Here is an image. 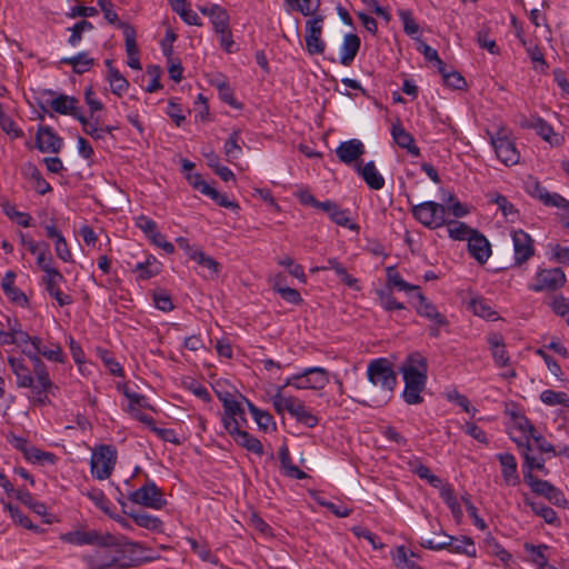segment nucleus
Segmentation results:
<instances>
[{"mask_svg":"<svg viewBox=\"0 0 569 569\" xmlns=\"http://www.w3.org/2000/svg\"><path fill=\"white\" fill-rule=\"evenodd\" d=\"M8 362L17 379L18 388L30 390L29 400L34 406H47L50 403L49 395L56 390H42L38 385V377L26 365L22 358L9 357Z\"/></svg>","mask_w":569,"mask_h":569,"instance_id":"obj_4","label":"nucleus"},{"mask_svg":"<svg viewBox=\"0 0 569 569\" xmlns=\"http://www.w3.org/2000/svg\"><path fill=\"white\" fill-rule=\"evenodd\" d=\"M470 309L472 312L483 319L493 321L498 319L497 312L491 307L490 302L485 298L476 297L470 300Z\"/></svg>","mask_w":569,"mask_h":569,"instance_id":"obj_49","label":"nucleus"},{"mask_svg":"<svg viewBox=\"0 0 569 569\" xmlns=\"http://www.w3.org/2000/svg\"><path fill=\"white\" fill-rule=\"evenodd\" d=\"M36 146L41 152L58 153L63 146V140L52 128L41 126L36 134Z\"/></svg>","mask_w":569,"mask_h":569,"instance_id":"obj_24","label":"nucleus"},{"mask_svg":"<svg viewBox=\"0 0 569 569\" xmlns=\"http://www.w3.org/2000/svg\"><path fill=\"white\" fill-rule=\"evenodd\" d=\"M318 210L327 213L330 220L340 227L352 231L359 230V226L351 221L350 210L341 209L340 206L332 200L322 201Z\"/></svg>","mask_w":569,"mask_h":569,"instance_id":"obj_22","label":"nucleus"},{"mask_svg":"<svg viewBox=\"0 0 569 569\" xmlns=\"http://www.w3.org/2000/svg\"><path fill=\"white\" fill-rule=\"evenodd\" d=\"M513 244V264L520 267L535 254L533 240L529 233L519 229L511 233Z\"/></svg>","mask_w":569,"mask_h":569,"instance_id":"obj_20","label":"nucleus"},{"mask_svg":"<svg viewBox=\"0 0 569 569\" xmlns=\"http://www.w3.org/2000/svg\"><path fill=\"white\" fill-rule=\"evenodd\" d=\"M400 372L403 380L427 382V359L420 352H412L402 362Z\"/></svg>","mask_w":569,"mask_h":569,"instance_id":"obj_17","label":"nucleus"},{"mask_svg":"<svg viewBox=\"0 0 569 569\" xmlns=\"http://www.w3.org/2000/svg\"><path fill=\"white\" fill-rule=\"evenodd\" d=\"M445 226H447L449 237L458 241H468L471 234L476 231V229H472L465 222L458 220H446Z\"/></svg>","mask_w":569,"mask_h":569,"instance_id":"obj_50","label":"nucleus"},{"mask_svg":"<svg viewBox=\"0 0 569 569\" xmlns=\"http://www.w3.org/2000/svg\"><path fill=\"white\" fill-rule=\"evenodd\" d=\"M216 397L223 407L222 426L232 440L247 451L258 457L263 456L261 441L246 430L248 420L243 403L249 400L228 380L216 381Z\"/></svg>","mask_w":569,"mask_h":569,"instance_id":"obj_1","label":"nucleus"},{"mask_svg":"<svg viewBox=\"0 0 569 569\" xmlns=\"http://www.w3.org/2000/svg\"><path fill=\"white\" fill-rule=\"evenodd\" d=\"M540 400L547 406H563L569 408V395L563 391L546 389L540 393Z\"/></svg>","mask_w":569,"mask_h":569,"instance_id":"obj_57","label":"nucleus"},{"mask_svg":"<svg viewBox=\"0 0 569 569\" xmlns=\"http://www.w3.org/2000/svg\"><path fill=\"white\" fill-rule=\"evenodd\" d=\"M240 131L233 130L229 138L226 140L223 144V153L227 161L232 162L233 160L240 158L242 154V148L240 146Z\"/></svg>","mask_w":569,"mask_h":569,"instance_id":"obj_54","label":"nucleus"},{"mask_svg":"<svg viewBox=\"0 0 569 569\" xmlns=\"http://www.w3.org/2000/svg\"><path fill=\"white\" fill-rule=\"evenodd\" d=\"M360 47L361 39L358 34L346 33L340 47L339 62L345 67L351 66L360 50Z\"/></svg>","mask_w":569,"mask_h":569,"instance_id":"obj_28","label":"nucleus"},{"mask_svg":"<svg viewBox=\"0 0 569 569\" xmlns=\"http://www.w3.org/2000/svg\"><path fill=\"white\" fill-rule=\"evenodd\" d=\"M489 201L495 203L498 209L501 211L505 218L513 221L518 218V210L516 207L501 193L495 192L490 193Z\"/></svg>","mask_w":569,"mask_h":569,"instance_id":"obj_52","label":"nucleus"},{"mask_svg":"<svg viewBox=\"0 0 569 569\" xmlns=\"http://www.w3.org/2000/svg\"><path fill=\"white\" fill-rule=\"evenodd\" d=\"M162 263L152 254H148L143 261L134 264L131 271L136 274L137 280L146 281L161 272Z\"/></svg>","mask_w":569,"mask_h":569,"instance_id":"obj_31","label":"nucleus"},{"mask_svg":"<svg viewBox=\"0 0 569 569\" xmlns=\"http://www.w3.org/2000/svg\"><path fill=\"white\" fill-rule=\"evenodd\" d=\"M216 33H219L220 47L228 53H233L239 50V47L233 41L232 33L229 28V16L227 11L216 4Z\"/></svg>","mask_w":569,"mask_h":569,"instance_id":"obj_21","label":"nucleus"},{"mask_svg":"<svg viewBox=\"0 0 569 569\" xmlns=\"http://www.w3.org/2000/svg\"><path fill=\"white\" fill-rule=\"evenodd\" d=\"M28 340L29 333L22 330L20 322L8 318V327L0 335V345H16L22 351Z\"/></svg>","mask_w":569,"mask_h":569,"instance_id":"obj_26","label":"nucleus"},{"mask_svg":"<svg viewBox=\"0 0 569 569\" xmlns=\"http://www.w3.org/2000/svg\"><path fill=\"white\" fill-rule=\"evenodd\" d=\"M14 279L16 274L12 271H8L2 281L1 287L7 296L8 299H10L12 302H16L20 306H24L28 303V298L19 288L14 286Z\"/></svg>","mask_w":569,"mask_h":569,"instance_id":"obj_41","label":"nucleus"},{"mask_svg":"<svg viewBox=\"0 0 569 569\" xmlns=\"http://www.w3.org/2000/svg\"><path fill=\"white\" fill-rule=\"evenodd\" d=\"M391 136L393 141L402 149H406L407 152L412 157L420 156V149L416 144L415 138L411 133L406 131L400 121H397L392 124Z\"/></svg>","mask_w":569,"mask_h":569,"instance_id":"obj_29","label":"nucleus"},{"mask_svg":"<svg viewBox=\"0 0 569 569\" xmlns=\"http://www.w3.org/2000/svg\"><path fill=\"white\" fill-rule=\"evenodd\" d=\"M367 377L372 386L378 387L381 391L379 399H372V406L380 407L386 405L392 396V391L397 385V376L386 358L371 360L367 367Z\"/></svg>","mask_w":569,"mask_h":569,"instance_id":"obj_3","label":"nucleus"},{"mask_svg":"<svg viewBox=\"0 0 569 569\" xmlns=\"http://www.w3.org/2000/svg\"><path fill=\"white\" fill-rule=\"evenodd\" d=\"M398 17L403 24V31L409 37L416 38V36L420 31V28H419V24L416 22L413 16H412V12L407 9H401L398 11Z\"/></svg>","mask_w":569,"mask_h":569,"instance_id":"obj_63","label":"nucleus"},{"mask_svg":"<svg viewBox=\"0 0 569 569\" xmlns=\"http://www.w3.org/2000/svg\"><path fill=\"white\" fill-rule=\"evenodd\" d=\"M272 405L278 413L288 411L296 420L308 428L318 425L319 419L309 410L305 402L296 397L286 396L283 387H278L272 396Z\"/></svg>","mask_w":569,"mask_h":569,"instance_id":"obj_6","label":"nucleus"},{"mask_svg":"<svg viewBox=\"0 0 569 569\" xmlns=\"http://www.w3.org/2000/svg\"><path fill=\"white\" fill-rule=\"evenodd\" d=\"M216 87L218 89L219 99L234 110H241L243 104L234 94L233 88L226 81H218L216 79Z\"/></svg>","mask_w":569,"mask_h":569,"instance_id":"obj_46","label":"nucleus"},{"mask_svg":"<svg viewBox=\"0 0 569 569\" xmlns=\"http://www.w3.org/2000/svg\"><path fill=\"white\" fill-rule=\"evenodd\" d=\"M446 540H450L449 551L452 553L465 555L467 557L475 558L477 556V549L473 540L467 536L452 537L443 535Z\"/></svg>","mask_w":569,"mask_h":569,"instance_id":"obj_36","label":"nucleus"},{"mask_svg":"<svg viewBox=\"0 0 569 569\" xmlns=\"http://www.w3.org/2000/svg\"><path fill=\"white\" fill-rule=\"evenodd\" d=\"M566 282V274L561 268L539 269L535 281L528 286L535 292L556 291Z\"/></svg>","mask_w":569,"mask_h":569,"instance_id":"obj_14","label":"nucleus"},{"mask_svg":"<svg viewBox=\"0 0 569 569\" xmlns=\"http://www.w3.org/2000/svg\"><path fill=\"white\" fill-rule=\"evenodd\" d=\"M22 353L26 355L32 362L33 372L38 377V385L42 390H58V386L51 380L48 367L42 361L41 357L48 361L57 363H63L66 356L62 351L61 346L58 342L43 340L38 337H31L24 343Z\"/></svg>","mask_w":569,"mask_h":569,"instance_id":"obj_2","label":"nucleus"},{"mask_svg":"<svg viewBox=\"0 0 569 569\" xmlns=\"http://www.w3.org/2000/svg\"><path fill=\"white\" fill-rule=\"evenodd\" d=\"M124 44L128 56V66L134 70H141L139 49L136 41V30L132 26H124Z\"/></svg>","mask_w":569,"mask_h":569,"instance_id":"obj_35","label":"nucleus"},{"mask_svg":"<svg viewBox=\"0 0 569 569\" xmlns=\"http://www.w3.org/2000/svg\"><path fill=\"white\" fill-rule=\"evenodd\" d=\"M417 301L413 307L416 312L429 320L430 322H435L438 325H449L447 317L439 312L436 305H433L422 292L421 289L416 293Z\"/></svg>","mask_w":569,"mask_h":569,"instance_id":"obj_23","label":"nucleus"},{"mask_svg":"<svg viewBox=\"0 0 569 569\" xmlns=\"http://www.w3.org/2000/svg\"><path fill=\"white\" fill-rule=\"evenodd\" d=\"M77 120L81 124L83 133L90 136L93 140H102V122L97 113L86 116L81 112Z\"/></svg>","mask_w":569,"mask_h":569,"instance_id":"obj_42","label":"nucleus"},{"mask_svg":"<svg viewBox=\"0 0 569 569\" xmlns=\"http://www.w3.org/2000/svg\"><path fill=\"white\" fill-rule=\"evenodd\" d=\"M121 539L116 537V543L96 545L98 548L83 557L90 569H119L127 567V557L119 549Z\"/></svg>","mask_w":569,"mask_h":569,"instance_id":"obj_5","label":"nucleus"},{"mask_svg":"<svg viewBox=\"0 0 569 569\" xmlns=\"http://www.w3.org/2000/svg\"><path fill=\"white\" fill-rule=\"evenodd\" d=\"M527 503L531 507L536 515L541 517L547 523L553 526H560V519L557 512L551 508L542 503L529 502Z\"/></svg>","mask_w":569,"mask_h":569,"instance_id":"obj_60","label":"nucleus"},{"mask_svg":"<svg viewBox=\"0 0 569 569\" xmlns=\"http://www.w3.org/2000/svg\"><path fill=\"white\" fill-rule=\"evenodd\" d=\"M329 382L328 371L322 367H309L301 372L288 377L283 383L286 387H293L297 390H320Z\"/></svg>","mask_w":569,"mask_h":569,"instance_id":"obj_8","label":"nucleus"},{"mask_svg":"<svg viewBox=\"0 0 569 569\" xmlns=\"http://www.w3.org/2000/svg\"><path fill=\"white\" fill-rule=\"evenodd\" d=\"M468 251L479 263H485L491 254V246L488 239L476 230L468 239Z\"/></svg>","mask_w":569,"mask_h":569,"instance_id":"obj_25","label":"nucleus"},{"mask_svg":"<svg viewBox=\"0 0 569 569\" xmlns=\"http://www.w3.org/2000/svg\"><path fill=\"white\" fill-rule=\"evenodd\" d=\"M24 459L31 463H40V465H53L57 460L54 453L49 451H43L34 446H29L28 450H26L23 455Z\"/></svg>","mask_w":569,"mask_h":569,"instance_id":"obj_56","label":"nucleus"},{"mask_svg":"<svg viewBox=\"0 0 569 569\" xmlns=\"http://www.w3.org/2000/svg\"><path fill=\"white\" fill-rule=\"evenodd\" d=\"M129 500L153 510H161L167 505L162 490L153 480H147L143 486L130 492Z\"/></svg>","mask_w":569,"mask_h":569,"instance_id":"obj_11","label":"nucleus"},{"mask_svg":"<svg viewBox=\"0 0 569 569\" xmlns=\"http://www.w3.org/2000/svg\"><path fill=\"white\" fill-rule=\"evenodd\" d=\"M440 489V497L445 501V503L450 509L452 516L460 520L462 518V509L461 506L456 497L455 490L450 485H446L439 488Z\"/></svg>","mask_w":569,"mask_h":569,"instance_id":"obj_53","label":"nucleus"},{"mask_svg":"<svg viewBox=\"0 0 569 569\" xmlns=\"http://www.w3.org/2000/svg\"><path fill=\"white\" fill-rule=\"evenodd\" d=\"M525 482L530 487L531 491L538 496H542L556 506H563L567 499L563 492L548 480L537 478L530 471L523 473Z\"/></svg>","mask_w":569,"mask_h":569,"instance_id":"obj_13","label":"nucleus"},{"mask_svg":"<svg viewBox=\"0 0 569 569\" xmlns=\"http://www.w3.org/2000/svg\"><path fill=\"white\" fill-rule=\"evenodd\" d=\"M106 64L108 67L107 80L110 84L111 92L118 97L123 96L129 89V81L112 66L111 60H107Z\"/></svg>","mask_w":569,"mask_h":569,"instance_id":"obj_39","label":"nucleus"},{"mask_svg":"<svg viewBox=\"0 0 569 569\" xmlns=\"http://www.w3.org/2000/svg\"><path fill=\"white\" fill-rule=\"evenodd\" d=\"M405 381V389L402 391V398L408 405H418L423 401L421 392L423 391L427 382L419 381Z\"/></svg>","mask_w":569,"mask_h":569,"instance_id":"obj_47","label":"nucleus"},{"mask_svg":"<svg viewBox=\"0 0 569 569\" xmlns=\"http://www.w3.org/2000/svg\"><path fill=\"white\" fill-rule=\"evenodd\" d=\"M127 515L134 521L137 526L144 528L147 530L161 532L163 529V522L157 516L150 515L144 511H129L127 512Z\"/></svg>","mask_w":569,"mask_h":569,"instance_id":"obj_40","label":"nucleus"},{"mask_svg":"<svg viewBox=\"0 0 569 569\" xmlns=\"http://www.w3.org/2000/svg\"><path fill=\"white\" fill-rule=\"evenodd\" d=\"M60 63L70 66L74 73L82 74L93 67L94 59L89 54L88 51H81L76 56L62 58Z\"/></svg>","mask_w":569,"mask_h":569,"instance_id":"obj_38","label":"nucleus"},{"mask_svg":"<svg viewBox=\"0 0 569 569\" xmlns=\"http://www.w3.org/2000/svg\"><path fill=\"white\" fill-rule=\"evenodd\" d=\"M496 458L501 466V476L507 486L515 487L519 485L520 478L518 475V465L515 456L509 452H500L496 455Z\"/></svg>","mask_w":569,"mask_h":569,"instance_id":"obj_27","label":"nucleus"},{"mask_svg":"<svg viewBox=\"0 0 569 569\" xmlns=\"http://www.w3.org/2000/svg\"><path fill=\"white\" fill-rule=\"evenodd\" d=\"M413 218L423 227L435 230L446 223L447 208L436 201H425L412 206Z\"/></svg>","mask_w":569,"mask_h":569,"instance_id":"obj_10","label":"nucleus"},{"mask_svg":"<svg viewBox=\"0 0 569 569\" xmlns=\"http://www.w3.org/2000/svg\"><path fill=\"white\" fill-rule=\"evenodd\" d=\"M286 3L292 9L300 12L302 16H313L320 8V0H284Z\"/></svg>","mask_w":569,"mask_h":569,"instance_id":"obj_58","label":"nucleus"},{"mask_svg":"<svg viewBox=\"0 0 569 569\" xmlns=\"http://www.w3.org/2000/svg\"><path fill=\"white\" fill-rule=\"evenodd\" d=\"M520 126L526 129H533L537 134L548 142L551 147H560L565 142L563 136L556 132L541 117H531L521 121Z\"/></svg>","mask_w":569,"mask_h":569,"instance_id":"obj_19","label":"nucleus"},{"mask_svg":"<svg viewBox=\"0 0 569 569\" xmlns=\"http://www.w3.org/2000/svg\"><path fill=\"white\" fill-rule=\"evenodd\" d=\"M387 283L388 286L398 289L399 291H405L407 293L415 291L416 293L420 290L419 286L410 284L400 276V273L393 268L389 267L387 269Z\"/></svg>","mask_w":569,"mask_h":569,"instance_id":"obj_55","label":"nucleus"},{"mask_svg":"<svg viewBox=\"0 0 569 569\" xmlns=\"http://www.w3.org/2000/svg\"><path fill=\"white\" fill-rule=\"evenodd\" d=\"M63 282L66 278L58 269L43 273L41 278L46 292L57 301L59 307L70 306L73 302L72 297L61 290Z\"/></svg>","mask_w":569,"mask_h":569,"instance_id":"obj_16","label":"nucleus"},{"mask_svg":"<svg viewBox=\"0 0 569 569\" xmlns=\"http://www.w3.org/2000/svg\"><path fill=\"white\" fill-rule=\"evenodd\" d=\"M411 472L417 475L420 479L426 480L433 488H440L442 485L441 479L433 475L431 470L425 466L419 458H412L408 462Z\"/></svg>","mask_w":569,"mask_h":569,"instance_id":"obj_44","label":"nucleus"},{"mask_svg":"<svg viewBox=\"0 0 569 569\" xmlns=\"http://www.w3.org/2000/svg\"><path fill=\"white\" fill-rule=\"evenodd\" d=\"M536 431L530 420L518 412H511V425L510 435L511 439L518 445V447H525L527 450H531L529 440Z\"/></svg>","mask_w":569,"mask_h":569,"instance_id":"obj_18","label":"nucleus"},{"mask_svg":"<svg viewBox=\"0 0 569 569\" xmlns=\"http://www.w3.org/2000/svg\"><path fill=\"white\" fill-rule=\"evenodd\" d=\"M523 549L529 557V561L537 567V569L546 568L548 563V557L546 551L549 549L547 545H533L526 542Z\"/></svg>","mask_w":569,"mask_h":569,"instance_id":"obj_45","label":"nucleus"},{"mask_svg":"<svg viewBox=\"0 0 569 569\" xmlns=\"http://www.w3.org/2000/svg\"><path fill=\"white\" fill-rule=\"evenodd\" d=\"M415 558H417V555L409 551L405 546H399L391 552V559L398 569H423Z\"/></svg>","mask_w":569,"mask_h":569,"instance_id":"obj_43","label":"nucleus"},{"mask_svg":"<svg viewBox=\"0 0 569 569\" xmlns=\"http://www.w3.org/2000/svg\"><path fill=\"white\" fill-rule=\"evenodd\" d=\"M3 506H4V509L9 511L11 518L13 519V521L16 523H18L19 526H21L26 529L36 531V532L41 531L40 527L33 525V522L26 515H23L18 507H14L9 502L8 503L3 502Z\"/></svg>","mask_w":569,"mask_h":569,"instance_id":"obj_59","label":"nucleus"},{"mask_svg":"<svg viewBox=\"0 0 569 569\" xmlns=\"http://www.w3.org/2000/svg\"><path fill=\"white\" fill-rule=\"evenodd\" d=\"M488 345L491 350L495 365L499 368L509 367L510 357L506 350L502 337L499 333L490 335L488 337Z\"/></svg>","mask_w":569,"mask_h":569,"instance_id":"obj_34","label":"nucleus"},{"mask_svg":"<svg viewBox=\"0 0 569 569\" xmlns=\"http://www.w3.org/2000/svg\"><path fill=\"white\" fill-rule=\"evenodd\" d=\"M278 264L284 267L288 272L297 278L300 282H307V276L305 273L303 267L299 263H296L293 259L289 256L282 257L278 260Z\"/></svg>","mask_w":569,"mask_h":569,"instance_id":"obj_62","label":"nucleus"},{"mask_svg":"<svg viewBox=\"0 0 569 569\" xmlns=\"http://www.w3.org/2000/svg\"><path fill=\"white\" fill-rule=\"evenodd\" d=\"M71 31V34L68 39V43L76 48L82 40V34L87 31L93 30V24L88 20H81L74 23L72 27L68 29Z\"/></svg>","mask_w":569,"mask_h":569,"instance_id":"obj_61","label":"nucleus"},{"mask_svg":"<svg viewBox=\"0 0 569 569\" xmlns=\"http://www.w3.org/2000/svg\"><path fill=\"white\" fill-rule=\"evenodd\" d=\"M279 460L287 476L299 480L306 478V472L292 463L289 449L286 446L281 447L279 450Z\"/></svg>","mask_w":569,"mask_h":569,"instance_id":"obj_48","label":"nucleus"},{"mask_svg":"<svg viewBox=\"0 0 569 569\" xmlns=\"http://www.w3.org/2000/svg\"><path fill=\"white\" fill-rule=\"evenodd\" d=\"M172 10L181 17V19L191 26H198L199 16L190 8L187 0H170Z\"/></svg>","mask_w":569,"mask_h":569,"instance_id":"obj_51","label":"nucleus"},{"mask_svg":"<svg viewBox=\"0 0 569 569\" xmlns=\"http://www.w3.org/2000/svg\"><path fill=\"white\" fill-rule=\"evenodd\" d=\"M357 172L370 189L381 190L385 187V178L378 171L375 161H369L363 166L359 164Z\"/></svg>","mask_w":569,"mask_h":569,"instance_id":"obj_32","label":"nucleus"},{"mask_svg":"<svg viewBox=\"0 0 569 569\" xmlns=\"http://www.w3.org/2000/svg\"><path fill=\"white\" fill-rule=\"evenodd\" d=\"M118 453L111 445H100L93 449L90 459V471L98 480L108 479L117 463Z\"/></svg>","mask_w":569,"mask_h":569,"instance_id":"obj_9","label":"nucleus"},{"mask_svg":"<svg viewBox=\"0 0 569 569\" xmlns=\"http://www.w3.org/2000/svg\"><path fill=\"white\" fill-rule=\"evenodd\" d=\"M247 406L259 430L266 433L276 431L277 425L269 411L258 408L251 401H247Z\"/></svg>","mask_w":569,"mask_h":569,"instance_id":"obj_37","label":"nucleus"},{"mask_svg":"<svg viewBox=\"0 0 569 569\" xmlns=\"http://www.w3.org/2000/svg\"><path fill=\"white\" fill-rule=\"evenodd\" d=\"M487 133L490 137V143L497 158L505 166L511 167L519 163L520 152L510 129L506 126H499L495 131H488Z\"/></svg>","mask_w":569,"mask_h":569,"instance_id":"obj_7","label":"nucleus"},{"mask_svg":"<svg viewBox=\"0 0 569 569\" xmlns=\"http://www.w3.org/2000/svg\"><path fill=\"white\" fill-rule=\"evenodd\" d=\"M323 31V17L313 16L306 21V50L309 54H323L326 50V42L322 39Z\"/></svg>","mask_w":569,"mask_h":569,"instance_id":"obj_15","label":"nucleus"},{"mask_svg":"<svg viewBox=\"0 0 569 569\" xmlns=\"http://www.w3.org/2000/svg\"><path fill=\"white\" fill-rule=\"evenodd\" d=\"M378 300L380 306L386 311H393V310H403L406 307L402 302H399L392 295L391 291L387 290H378L377 291Z\"/></svg>","mask_w":569,"mask_h":569,"instance_id":"obj_64","label":"nucleus"},{"mask_svg":"<svg viewBox=\"0 0 569 569\" xmlns=\"http://www.w3.org/2000/svg\"><path fill=\"white\" fill-rule=\"evenodd\" d=\"M337 157L346 164H351L365 153V146L358 139L341 142L336 149Z\"/></svg>","mask_w":569,"mask_h":569,"instance_id":"obj_30","label":"nucleus"},{"mask_svg":"<svg viewBox=\"0 0 569 569\" xmlns=\"http://www.w3.org/2000/svg\"><path fill=\"white\" fill-rule=\"evenodd\" d=\"M78 99L67 94H59L51 100V109L60 114L71 116L76 120L82 111L78 108Z\"/></svg>","mask_w":569,"mask_h":569,"instance_id":"obj_33","label":"nucleus"},{"mask_svg":"<svg viewBox=\"0 0 569 569\" xmlns=\"http://www.w3.org/2000/svg\"><path fill=\"white\" fill-rule=\"evenodd\" d=\"M63 542L73 546H88V545H112L116 543V536L111 533H102L98 530H73L60 536Z\"/></svg>","mask_w":569,"mask_h":569,"instance_id":"obj_12","label":"nucleus"}]
</instances>
